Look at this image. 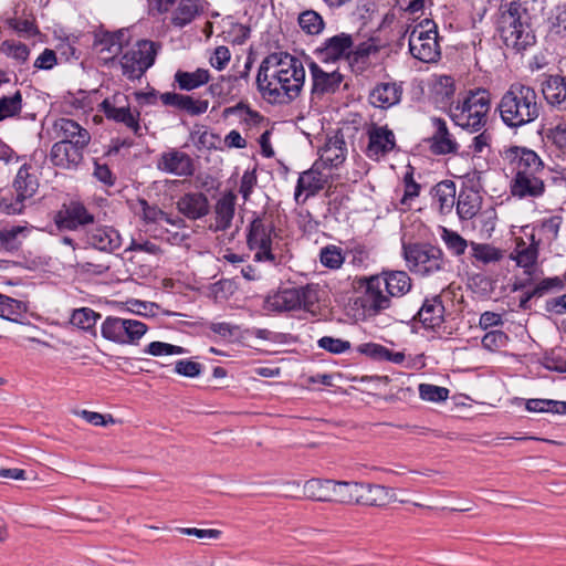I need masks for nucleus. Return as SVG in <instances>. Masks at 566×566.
<instances>
[{
    "label": "nucleus",
    "instance_id": "obj_14",
    "mask_svg": "<svg viewBox=\"0 0 566 566\" xmlns=\"http://www.w3.org/2000/svg\"><path fill=\"white\" fill-rule=\"evenodd\" d=\"M125 102V95L115 94L112 99H104L101 107L108 119L123 123L127 128L132 129L136 136H142L139 112L133 113Z\"/></svg>",
    "mask_w": 566,
    "mask_h": 566
},
{
    "label": "nucleus",
    "instance_id": "obj_4",
    "mask_svg": "<svg viewBox=\"0 0 566 566\" xmlns=\"http://www.w3.org/2000/svg\"><path fill=\"white\" fill-rule=\"evenodd\" d=\"M497 111L506 126L517 128L538 118L541 104L533 87L513 83L501 97Z\"/></svg>",
    "mask_w": 566,
    "mask_h": 566
},
{
    "label": "nucleus",
    "instance_id": "obj_42",
    "mask_svg": "<svg viewBox=\"0 0 566 566\" xmlns=\"http://www.w3.org/2000/svg\"><path fill=\"white\" fill-rule=\"evenodd\" d=\"M455 93L454 80L448 75H441L437 78L433 86L434 99L442 106L451 105Z\"/></svg>",
    "mask_w": 566,
    "mask_h": 566
},
{
    "label": "nucleus",
    "instance_id": "obj_2",
    "mask_svg": "<svg viewBox=\"0 0 566 566\" xmlns=\"http://www.w3.org/2000/svg\"><path fill=\"white\" fill-rule=\"evenodd\" d=\"M497 32L504 45L515 53L526 51L536 43L527 0H501Z\"/></svg>",
    "mask_w": 566,
    "mask_h": 566
},
{
    "label": "nucleus",
    "instance_id": "obj_35",
    "mask_svg": "<svg viewBox=\"0 0 566 566\" xmlns=\"http://www.w3.org/2000/svg\"><path fill=\"white\" fill-rule=\"evenodd\" d=\"M432 196L434 202L438 205L439 211L442 214L450 213L457 199L455 184L452 180L440 181L433 187Z\"/></svg>",
    "mask_w": 566,
    "mask_h": 566
},
{
    "label": "nucleus",
    "instance_id": "obj_22",
    "mask_svg": "<svg viewBox=\"0 0 566 566\" xmlns=\"http://www.w3.org/2000/svg\"><path fill=\"white\" fill-rule=\"evenodd\" d=\"M176 205L177 210L189 220H199L210 211L209 199L200 191L182 195Z\"/></svg>",
    "mask_w": 566,
    "mask_h": 566
},
{
    "label": "nucleus",
    "instance_id": "obj_39",
    "mask_svg": "<svg viewBox=\"0 0 566 566\" xmlns=\"http://www.w3.org/2000/svg\"><path fill=\"white\" fill-rule=\"evenodd\" d=\"M333 480L310 479L303 485L305 497L317 502H332Z\"/></svg>",
    "mask_w": 566,
    "mask_h": 566
},
{
    "label": "nucleus",
    "instance_id": "obj_48",
    "mask_svg": "<svg viewBox=\"0 0 566 566\" xmlns=\"http://www.w3.org/2000/svg\"><path fill=\"white\" fill-rule=\"evenodd\" d=\"M28 231L24 226H14L0 231V250L14 251L20 247L19 235Z\"/></svg>",
    "mask_w": 566,
    "mask_h": 566
},
{
    "label": "nucleus",
    "instance_id": "obj_29",
    "mask_svg": "<svg viewBox=\"0 0 566 566\" xmlns=\"http://www.w3.org/2000/svg\"><path fill=\"white\" fill-rule=\"evenodd\" d=\"M436 128L431 137V150L437 155L453 154L458 151L459 145L448 130L447 123L441 118H432Z\"/></svg>",
    "mask_w": 566,
    "mask_h": 566
},
{
    "label": "nucleus",
    "instance_id": "obj_51",
    "mask_svg": "<svg viewBox=\"0 0 566 566\" xmlns=\"http://www.w3.org/2000/svg\"><path fill=\"white\" fill-rule=\"evenodd\" d=\"M319 261L325 268L337 270L343 265L345 256L340 248L331 244L321 250Z\"/></svg>",
    "mask_w": 566,
    "mask_h": 566
},
{
    "label": "nucleus",
    "instance_id": "obj_62",
    "mask_svg": "<svg viewBox=\"0 0 566 566\" xmlns=\"http://www.w3.org/2000/svg\"><path fill=\"white\" fill-rule=\"evenodd\" d=\"M175 371L181 376L195 378L202 371V366L199 363L180 359L175 365Z\"/></svg>",
    "mask_w": 566,
    "mask_h": 566
},
{
    "label": "nucleus",
    "instance_id": "obj_41",
    "mask_svg": "<svg viewBox=\"0 0 566 566\" xmlns=\"http://www.w3.org/2000/svg\"><path fill=\"white\" fill-rule=\"evenodd\" d=\"M357 350L360 354H364L379 361H392L399 364L405 359V355L402 353H394L389 350L387 347L375 343L361 344L357 347Z\"/></svg>",
    "mask_w": 566,
    "mask_h": 566
},
{
    "label": "nucleus",
    "instance_id": "obj_32",
    "mask_svg": "<svg viewBox=\"0 0 566 566\" xmlns=\"http://www.w3.org/2000/svg\"><path fill=\"white\" fill-rule=\"evenodd\" d=\"M124 35V31H117L114 33L105 32L97 36L94 45L98 51L99 57L105 62L114 60L123 49Z\"/></svg>",
    "mask_w": 566,
    "mask_h": 566
},
{
    "label": "nucleus",
    "instance_id": "obj_12",
    "mask_svg": "<svg viewBox=\"0 0 566 566\" xmlns=\"http://www.w3.org/2000/svg\"><path fill=\"white\" fill-rule=\"evenodd\" d=\"M514 175H547L541 157L532 149L513 146L504 151Z\"/></svg>",
    "mask_w": 566,
    "mask_h": 566
},
{
    "label": "nucleus",
    "instance_id": "obj_54",
    "mask_svg": "<svg viewBox=\"0 0 566 566\" xmlns=\"http://www.w3.org/2000/svg\"><path fill=\"white\" fill-rule=\"evenodd\" d=\"M371 499H365L366 505L368 506H384L394 500V492L391 489L379 484H373L369 488Z\"/></svg>",
    "mask_w": 566,
    "mask_h": 566
},
{
    "label": "nucleus",
    "instance_id": "obj_10",
    "mask_svg": "<svg viewBox=\"0 0 566 566\" xmlns=\"http://www.w3.org/2000/svg\"><path fill=\"white\" fill-rule=\"evenodd\" d=\"M158 45L155 42L148 40L138 41L122 56L123 74L129 80L142 77L155 63Z\"/></svg>",
    "mask_w": 566,
    "mask_h": 566
},
{
    "label": "nucleus",
    "instance_id": "obj_52",
    "mask_svg": "<svg viewBox=\"0 0 566 566\" xmlns=\"http://www.w3.org/2000/svg\"><path fill=\"white\" fill-rule=\"evenodd\" d=\"M419 396L424 401L441 402L446 401L449 397V389L432 384H420Z\"/></svg>",
    "mask_w": 566,
    "mask_h": 566
},
{
    "label": "nucleus",
    "instance_id": "obj_21",
    "mask_svg": "<svg viewBox=\"0 0 566 566\" xmlns=\"http://www.w3.org/2000/svg\"><path fill=\"white\" fill-rule=\"evenodd\" d=\"M321 168L322 166L319 163H314L311 169L300 175L294 195L297 202L303 192H306V196L302 201L305 202L308 197L315 196L317 192L324 189L328 177L321 171Z\"/></svg>",
    "mask_w": 566,
    "mask_h": 566
},
{
    "label": "nucleus",
    "instance_id": "obj_11",
    "mask_svg": "<svg viewBox=\"0 0 566 566\" xmlns=\"http://www.w3.org/2000/svg\"><path fill=\"white\" fill-rule=\"evenodd\" d=\"M31 167L23 165L19 168L13 180L15 199L7 197L0 198V209L8 214H21L24 210V201L32 198L39 188V181L34 174L30 171Z\"/></svg>",
    "mask_w": 566,
    "mask_h": 566
},
{
    "label": "nucleus",
    "instance_id": "obj_44",
    "mask_svg": "<svg viewBox=\"0 0 566 566\" xmlns=\"http://www.w3.org/2000/svg\"><path fill=\"white\" fill-rule=\"evenodd\" d=\"M526 409L531 412L566 415V402L552 399H528Z\"/></svg>",
    "mask_w": 566,
    "mask_h": 566
},
{
    "label": "nucleus",
    "instance_id": "obj_1",
    "mask_svg": "<svg viewBox=\"0 0 566 566\" xmlns=\"http://www.w3.org/2000/svg\"><path fill=\"white\" fill-rule=\"evenodd\" d=\"M304 84L303 62L287 52L272 53L259 66L256 86L269 103H290L300 96Z\"/></svg>",
    "mask_w": 566,
    "mask_h": 566
},
{
    "label": "nucleus",
    "instance_id": "obj_37",
    "mask_svg": "<svg viewBox=\"0 0 566 566\" xmlns=\"http://www.w3.org/2000/svg\"><path fill=\"white\" fill-rule=\"evenodd\" d=\"M174 78L180 90L192 91L207 84L211 76L209 70L199 67L193 72L179 70Z\"/></svg>",
    "mask_w": 566,
    "mask_h": 566
},
{
    "label": "nucleus",
    "instance_id": "obj_43",
    "mask_svg": "<svg viewBox=\"0 0 566 566\" xmlns=\"http://www.w3.org/2000/svg\"><path fill=\"white\" fill-rule=\"evenodd\" d=\"M297 22L302 31L310 35H317L325 28L322 15L312 9L301 12Z\"/></svg>",
    "mask_w": 566,
    "mask_h": 566
},
{
    "label": "nucleus",
    "instance_id": "obj_16",
    "mask_svg": "<svg viewBox=\"0 0 566 566\" xmlns=\"http://www.w3.org/2000/svg\"><path fill=\"white\" fill-rule=\"evenodd\" d=\"M60 230H77L94 222V216L78 201L64 203L54 217Z\"/></svg>",
    "mask_w": 566,
    "mask_h": 566
},
{
    "label": "nucleus",
    "instance_id": "obj_6",
    "mask_svg": "<svg viewBox=\"0 0 566 566\" xmlns=\"http://www.w3.org/2000/svg\"><path fill=\"white\" fill-rule=\"evenodd\" d=\"M272 234L276 237L274 226L271 222L266 223L261 218H255L249 226L247 244L254 252V261L280 265L283 263L284 256L282 253H277Z\"/></svg>",
    "mask_w": 566,
    "mask_h": 566
},
{
    "label": "nucleus",
    "instance_id": "obj_19",
    "mask_svg": "<svg viewBox=\"0 0 566 566\" xmlns=\"http://www.w3.org/2000/svg\"><path fill=\"white\" fill-rule=\"evenodd\" d=\"M157 168L178 177H190L195 172L191 157L178 149H169L163 153L157 160Z\"/></svg>",
    "mask_w": 566,
    "mask_h": 566
},
{
    "label": "nucleus",
    "instance_id": "obj_63",
    "mask_svg": "<svg viewBox=\"0 0 566 566\" xmlns=\"http://www.w3.org/2000/svg\"><path fill=\"white\" fill-rule=\"evenodd\" d=\"M230 50L224 45H220L214 49V52L210 57V64L216 70L221 71L227 66V64L230 61Z\"/></svg>",
    "mask_w": 566,
    "mask_h": 566
},
{
    "label": "nucleus",
    "instance_id": "obj_24",
    "mask_svg": "<svg viewBox=\"0 0 566 566\" xmlns=\"http://www.w3.org/2000/svg\"><path fill=\"white\" fill-rule=\"evenodd\" d=\"M160 101L166 106L186 112L191 116H198L207 112L209 102L207 99H196L190 95H184L175 92L160 94Z\"/></svg>",
    "mask_w": 566,
    "mask_h": 566
},
{
    "label": "nucleus",
    "instance_id": "obj_20",
    "mask_svg": "<svg viewBox=\"0 0 566 566\" xmlns=\"http://www.w3.org/2000/svg\"><path fill=\"white\" fill-rule=\"evenodd\" d=\"M368 146L367 156L373 159H378L387 155L396 147L395 134L387 126H378L373 124L368 130Z\"/></svg>",
    "mask_w": 566,
    "mask_h": 566
},
{
    "label": "nucleus",
    "instance_id": "obj_59",
    "mask_svg": "<svg viewBox=\"0 0 566 566\" xmlns=\"http://www.w3.org/2000/svg\"><path fill=\"white\" fill-rule=\"evenodd\" d=\"M2 50L8 56H11L19 62H25L30 53V50L25 44L15 41H4L2 43Z\"/></svg>",
    "mask_w": 566,
    "mask_h": 566
},
{
    "label": "nucleus",
    "instance_id": "obj_7",
    "mask_svg": "<svg viewBox=\"0 0 566 566\" xmlns=\"http://www.w3.org/2000/svg\"><path fill=\"white\" fill-rule=\"evenodd\" d=\"M403 258L411 272L429 276L446 268V260L440 248L428 243H403Z\"/></svg>",
    "mask_w": 566,
    "mask_h": 566
},
{
    "label": "nucleus",
    "instance_id": "obj_33",
    "mask_svg": "<svg viewBox=\"0 0 566 566\" xmlns=\"http://www.w3.org/2000/svg\"><path fill=\"white\" fill-rule=\"evenodd\" d=\"M346 143L340 136L329 138L321 149L319 160L322 167H338L346 158Z\"/></svg>",
    "mask_w": 566,
    "mask_h": 566
},
{
    "label": "nucleus",
    "instance_id": "obj_53",
    "mask_svg": "<svg viewBox=\"0 0 566 566\" xmlns=\"http://www.w3.org/2000/svg\"><path fill=\"white\" fill-rule=\"evenodd\" d=\"M441 238L448 250L454 255H461L468 248V242L458 232L443 228Z\"/></svg>",
    "mask_w": 566,
    "mask_h": 566
},
{
    "label": "nucleus",
    "instance_id": "obj_9",
    "mask_svg": "<svg viewBox=\"0 0 566 566\" xmlns=\"http://www.w3.org/2000/svg\"><path fill=\"white\" fill-rule=\"evenodd\" d=\"M409 51L411 55L424 63L436 62L440 56L438 31L436 24L424 19L415 27L409 35Z\"/></svg>",
    "mask_w": 566,
    "mask_h": 566
},
{
    "label": "nucleus",
    "instance_id": "obj_26",
    "mask_svg": "<svg viewBox=\"0 0 566 566\" xmlns=\"http://www.w3.org/2000/svg\"><path fill=\"white\" fill-rule=\"evenodd\" d=\"M55 138L75 143L76 145H88L91 135L87 129L71 118L61 117L53 123Z\"/></svg>",
    "mask_w": 566,
    "mask_h": 566
},
{
    "label": "nucleus",
    "instance_id": "obj_31",
    "mask_svg": "<svg viewBox=\"0 0 566 566\" xmlns=\"http://www.w3.org/2000/svg\"><path fill=\"white\" fill-rule=\"evenodd\" d=\"M206 6L203 0H180L172 13L171 23L178 28L186 27L205 12Z\"/></svg>",
    "mask_w": 566,
    "mask_h": 566
},
{
    "label": "nucleus",
    "instance_id": "obj_3",
    "mask_svg": "<svg viewBox=\"0 0 566 566\" xmlns=\"http://www.w3.org/2000/svg\"><path fill=\"white\" fill-rule=\"evenodd\" d=\"M364 282L363 306L375 315L391 307V300L406 295L412 286L409 274L398 270H382Z\"/></svg>",
    "mask_w": 566,
    "mask_h": 566
},
{
    "label": "nucleus",
    "instance_id": "obj_5",
    "mask_svg": "<svg viewBox=\"0 0 566 566\" xmlns=\"http://www.w3.org/2000/svg\"><path fill=\"white\" fill-rule=\"evenodd\" d=\"M490 106V93L479 88L470 91L462 101L451 106L450 116L455 125L476 132L486 123Z\"/></svg>",
    "mask_w": 566,
    "mask_h": 566
},
{
    "label": "nucleus",
    "instance_id": "obj_45",
    "mask_svg": "<svg viewBox=\"0 0 566 566\" xmlns=\"http://www.w3.org/2000/svg\"><path fill=\"white\" fill-rule=\"evenodd\" d=\"M238 81L239 77L235 74L221 75L210 84L208 91L213 97L224 98L233 94Z\"/></svg>",
    "mask_w": 566,
    "mask_h": 566
},
{
    "label": "nucleus",
    "instance_id": "obj_46",
    "mask_svg": "<svg viewBox=\"0 0 566 566\" xmlns=\"http://www.w3.org/2000/svg\"><path fill=\"white\" fill-rule=\"evenodd\" d=\"M123 324H125V318L114 316L106 317L101 327L102 336L107 340L124 344L122 334Z\"/></svg>",
    "mask_w": 566,
    "mask_h": 566
},
{
    "label": "nucleus",
    "instance_id": "obj_30",
    "mask_svg": "<svg viewBox=\"0 0 566 566\" xmlns=\"http://www.w3.org/2000/svg\"><path fill=\"white\" fill-rule=\"evenodd\" d=\"M538 241L534 240V235H530V243L523 239L517 240L513 252V259L517 265L525 270V273L532 274L536 265L539 250Z\"/></svg>",
    "mask_w": 566,
    "mask_h": 566
},
{
    "label": "nucleus",
    "instance_id": "obj_57",
    "mask_svg": "<svg viewBox=\"0 0 566 566\" xmlns=\"http://www.w3.org/2000/svg\"><path fill=\"white\" fill-rule=\"evenodd\" d=\"M145 353L153 356H163V355H181L186 353V349L180 346H176L168 343L163 342H151Z\"/></svg>",
    "mask_w": 566,
    "mask_h": 566
},
{
    "label": "nucleus",
    "instance_id": "obj_60",
    "mask_svg": "<svg viewBox=\"0 0 566 566\" xmlns=\"http://www.w3.org/2000/svg\"><path fill=\"white\" fill-rule=\"evenodd\" d=\"M318 346L333 354H342L350 348L348 340L324 336L318 339Z\"/></svg>",
    "mask_w": 566,
    "mask_h": 566
},
{
    "label": "nucleus",
    "instance_id": "obj_18",
    "mask_svg": "<svg viewBox=\"0 0 566 566\" xmlns=\"http://www.w3.org/2000/svg\"><path fill=\"white\" fill-rule=\"evenodd\" d=\"M235 205L237 196L232 191L222 193L213 205L209 229L213 232L230 229L235 214Z\"/></svg>",
    "mask_w": 566,
    "mask_h": 566
},
{
    "label": "nucleus",
    "instance_id": "obj_56",
    "mask_svg": "<svg viewBox=\"0 0 566 566\" xmlns=\"http://www.w3.org/2000/svg\"><path fill=\"white\" fill-rule=\"evenodd\" d=\"M507 343L509 336L502 331H491L482 338V346L491 352L505 347Z\"/></svg>",
    "mask_w": 566,
    "mask_h": 566
},
{
    "label": "nucleus",
    "instance_id": "obj_49",
    "mask_svg": "<svg viewBox=\"0 0 566 566\" xmlns=\"http://www.w3.org/2000/svg\"><path fill=\"white\" fill-rule=\"evenodd\" d=\"M22 109V95L17 91L11 96H2L0 98V122L17 116Z\"/></svg>",
    "mask_w": 566,
    "mask_h": 566
},
{
    "label": "nucleus",
    "instance_id": "obj_61",
    "mask_svg": "<svg viewBox=\"0 0 566 566\" xmlns=\"http://www.w3.org/2000/svg\"><path fill=\"white\" fill-rule=\"evenodd\" d=\"M139 205L142 207V218L146 223H158L166 218V212L157 206H150L145 199H140Z\"/></svg>",
    "mask_w": 566,
    "mask_h": 566
},
{
    "label": "nucleus",
    "instance_id": "obj_28",
    "mask_svg": "<svg viewBox=\"0 0 566 566\" xmlns=\"http://www.w3.org/2000/svg\"><path fill=\"white\" fill-rule=\"evenodd\" d=\"M419 322L427 328L439 327L444 319V306L439 295L426 298L417 312Z\"/></svg>",
    "mask_w": 566,
    "mask_h": 566
},
{
    "label": "nucleus",
    "instance_id": "obj_36",
    "mask_svg": "<svg viewBox=\"0 0 566 566\" xmlns=\"http://www.w3.org/2000/svg\"><path fill=\"white\" fill-rule=\"evenodd\" d=\"M562 218L558 216L544 220L538 227L533 229L531 235L538 241L539 247H551L557 239L560 229Z\"/></svg>",
    "mask_w": 566,
    "mask_h": 566
},
{
    "label": "nucleus",
    "instance_id": "obj_38",
    "mask_svg": "<svg viewBox=\"0 0 566 566\" xmlns=\"http://www.w3.org/2000/svg\"><path fill=\"white\" fill-rule=\"evenodd\" d=\"M481 196L473 190L460 191L457 200V213L462 220H470L481 208Z\"/></svg>",
    "mask_w": 566,
    "mask_h": 566
},
{
    "label": "nucleus",
    "instance_id": "obj_27",
    "mask_svg": "<svg viewBox=\"0 0 566 566\" xmlns=\"http://www.w3.org/2000/svg\"><path fill=\"white\" fill-rule=\"evenodd\" d=\"M542 93L545 101L558 111H566V77L549 75L542 83Z\"/></svg>",
    "mask_w": 566,
    "mask_h": 566
},
{
    "label": "nucleus",
    "instance_id": "obj_64",
    "mask_svg": "<svg viewBox=\"0 0 566 566\" xmlns=\"http://www.w3.org/2000/svg\"><path fill=\"white\" fill-rule=\"evenodd\" d=\"M547 138L559 149L566 148V124H558L548 129Z\"/></svg>",
    "mask_w": 566,
    "mask_h": 566
},
{
    "label": "nucleus",
    "instance_id": "obj_23",
    "mask_svg": "<svg viewBox=\"0 0 566 566\" xmlns=\"http://www.w3.org/2000/svg\"><path fill=\"white\" fill-rule=\"evenodd\" d=\"M86 243L92 248L112 253L122 245V238L112 227H95L86 232Z\"/></svg>",
    "mask_w": 566,
    "mask_h": 566
},
{
    "label": "nucleus",
    "instance_id": "obj_8",
    "mask_svg": "<svg viewBox=\"0 0 566 566\" xmlns=\"http://www.w3.org/2000/svg\"><path fill=\"white\" fill-rule=\"evenodd\" d=\"M318 300V286L306 284L300 287L282 289L269 296L265 304L268 310L275 312H290L301 308L312 312Z\"/></svg>",
    "mask_w": 566,
    "mask_h": 566
},
{
    "label": "nucleus",
    "instance_id": "obj_55",
    "mask_svg": "<svg viewBox=\"0 0 566 566\" xmlns=\"http://www.w3.org/2000/svg\"><path fill=\"white\" fill-rule=\"evenodd\" d=\"M24 310L22 302L0 293V317L11 319V315H18Z\"/></svg>",
    "mask_w": 566,
    "mask_h": 566
},
{
    "label": "nucleus",
    "instance_id": "obj_47",
    "mask_svg": "<svg viewBox=\"0 0 566 566\" xmlns=\"http://www.w3.org/2000/svg\"><path fill=\"white\" fill-rule=\"evenodd\" d=\"M147 329V325L143 322L125 318V324L122 326L123 343H137L146 334Z\"/></svg>",
    "mask_w": 566,
    "mask_h": 566
},
{
    "label": "nucleus",
    "instance_id": "obj_15",
    "mask_svg": "<svg viewBox=\"0 0 566 566\" xmlns=\"http://www.w3.org/2000/svg\"><path fill=\"white\" fill-rule=\"evenodd\" d=\"M353 52V36L347 33L333 35L315 50L317 59L325 64L336 63L345 60L350 64V53Z\"/></svg>",
    "mask_w": 566,
    "mask_h": 566
},
{
    "label": "nucleus",
    "instance_id": "obj_34",
    "mask_svg": "<svg viewBox=\"0 0 566 566\" xmlns=\"http://www.w3.org/2000/svg\"><path fill=\"white\" fill-rule=\"evenodd\" d=\"M402 90L396 83H380L370 93V103L380 108H388L400 102Z\"/></svg>",
    "mask_w": 566,
    "mask_h": 566
},
{
    "label": "nucleus",
    "instance_id": "obj_40",
    "mask_svg": "<svg viewBox=\"0 0 566 566\" xmlns=\"http://www.w3.org/2000/svg\"><path fill=\"white\" fill-rule=\"evenodd\" d=\"M361 489L360 482L333 480L332 502L343 504H357V491Z\"/></svg>",
    "mask_w": 566,
    "mask_h": 566
},
{
    "label": "nucleus",
    "instance_id": "obj_50",
    "mask_svg": "<svg viewBox=\"0 0 566 566\" xmlns=\"http://www.w3.org/2000/svg\"><path fill=\"white\" fill-rule=\"evenodd\" d=\"M101 315L88 307L74 310L71 316V323L82 329H91L95 326Z\"/></svg>",
    "mask_w": 566,
    "mask_h": 566
},
{
    "label": "nucleus",
    "instance_id": "obj_58",
    "mask_svg": "<svg viewBox=\"0 0 566 566\" xmlns=\"http://www.w3.org/2000/svg\"><path fill=\"white\" fill-rule=\"evenodd\" d=\"M473 256L483 263L496 262L501 260L502 253L488 244H473Z\"/></svg>",
    "mask_w": 566,
    "mask_h": 566
},
{
    "label": "nucleus",
    "instance_id": "obj_25",
    "mask_svg": "<svg viewBox=\"0 0 566 566\" xmlns=\"http://www.w3.org/2000/svg\"><path fill=\"white\" fill-rule=\"evenodd\" d=\"M545 175H514L511 180V193L514 197H539L545 191Z\"/></svg>",
    "mask_w": 566,
    "mask_h": 566
},
{
    "label": "nucleus",
    "instance_id": "obj_13",
    "mask_svg": "<svg viewBox=\"0 0 566 566\" xmlns=\"http://www.w3.org/2000/svg\"><path fill=\"white\" fill-rule=\"evenodd\" d=\"M311 73L313 98H323L335 94L344 82V75L338 70H324L316 62L308 63Z\"/></svg>",
    "mask_w": 566,
    "mask_h": 566
},
{
    "label": "nucleus",
    "instance_id": "obj_17",
    "mask_svg": "<svg viewBox=\"0 0 566 566\" xmlns=\"http://www.w3.org/2000/svg\"><path fill=\"white\" fill-rule=\"evenodd\" d=\"M87 145H76L72 142L59 140L53 144L50 160L56 167L74 169L83 160V153Z\"/></svg>",
    "mask_w": 566,
    "mask_h": 566
}]
</instances>
